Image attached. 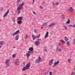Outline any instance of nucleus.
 Returning a JSON list of instances; mask_svg holds the SVG:
<instances>
[{
    "mask_svg": "<svg viewBox=\"0 0 75 75\" xmlns=\"http://www.w3.org/2000/svg\"><path fill=\"white\" fill-rule=\"evenodd\" d=\"M53 61H54V60L52 59L49 61V62L50 63L49 65L51 66L52 65V63H53Z\"/></svg>",
    "mask_w": 75,
    "mask_h": 75,
    "instance_id": "12",
    "label": "nucleus"
},
{
    "mask_svg": "<svg viewBox=\"0 0 75 75\" xmlns=\"http://www.w3.org/2000/svg\"><path fill=\"white\" fill-rule=\"evenodd\" d=\"M29 52H33L34 51V48L33 47H30L29 48Z\"/></svg>",
    "mask_w": 75,
    "mask_h": 75,
    "instance_id": "11",
    "label": "nucleus"
},
{
    "mask_svg": "<svg viewBox=\"0 0 75 75\" xmlns=\"http://www.w3.org/2000/svg\"><path fill=\"white\" fill-rule=\"evenodd\" d=\"M55 24V23H51V24L49 25V27H52V26H54Z\"/></svg>",
    "mask_w": 75,
    "mask_h": 75,
    "instance_id": "15",
    "label": "nucleus"
},
{
    "mask_svg": "<svg viewBox=\"0 0 75 75\" xmlns=\"http://www.w3.org/2000/svg\"><path fill=\"white\" fill-rule=\"evenodd\" d=\"M23 18L22 17V16L20 17H18V20H19L20 21V20H23Z\"/></svg>",
    "mask_w": 75,
    "mask_h": 75,
    "instance_id": "14",
    "label": "nucleus"
},
{
    "mask_svg": "<svg viewBox=\"0 0 75 75\" xmlns=\"http://www.w3.org/2000/svg\"><path fill=\"white\" fill-rule=\"evenodd\" d=\"M14 48H16V47H14Z\"/></svg>",
    "mask_w": 75,
    "mask_h": 75,
    "instance_id": "55",
    "label": "nucleus"
},
{
    "mask_svg": "<svg viewBox=\"0 0 75 75\" xmlns=\"http://www.w3.org/2000/svg\"><path fill=\"white\" fill-rule=\"evenodd\" d=\"M68 62H71V59H69L68 60Z\"/></svg>",
    "mask_w": 75,
    "mask_h": 75,
    "instance_id": "39",
    "label": "nucleus"
},
{
    "mask_svg": "<svg viewBox=\"0 0 75 75\" xmlns=\"http://www.w3.org/2000/svg\"><path fill=\"white\" fill-rule=\"evenodd\" d=\"M23 65H25V62H23Z\"/></svg>",
    "mask_w": 75,
    "mask_h": 75,
    "instance_id": "47",
    "label": "nucleus"
},
{
    "mask_svg": "<svg viewBox=\"0 0 75 75\" xmlns=\"http://www.w3.org/2000/svg\"><path fill=\"white\" fill-rule=\"evenodd\" d=\"M15 55H16V54H13L12 56L13 58H15Z\"/></svg>",
    "mask_w": 75,
    "mask_h": 75,
    "instance_id": "38",
    "label": "nucleus"
},
{
    "mask_svg": "<svg viewBox=\"0 0 75 75\" xmlns=\"http://www.w3.org/2000/svg\"><path fill=\"white\" fill-rule=\"evenodd\" d=\"M63 27L65 30H67V26H66L65 25H64Z\"/></svg>",
    "mask_w": 75,
    "mask_h": 75,
    "instance_id": "27",
    "label": "nucleus"
},
{
    "mask_svg": "<svg viewBox=\"0 0 75 75\" xmlns=\"http://www.w3.org/2000/svg\"><path fill=\"white\" fill-rule=\"evenodd\" d=\"M4 43V42L3 41H1L0 42V44H1V45H3Z\"/></svg>",
    "mask_w": 75,
    "mask_h": 75,
    "instance_id": "23",
    "label": "nucleus"
},
{
    "mask_svg": "<svg viewBox=\"0 0 75 75\" xmlns=\"http://www.w3.org/2000/svg\"><path fill=\"white\" fill-rule=\"evenodd\" d=\"M24 5V3L23 2L22 4H21L19 6V7L17 8L18 10V14H19L20 13H21L20 11V10H21L23 7V6Z\"/></svg>",
    "mask_w": 75,
    "mask_h": 75,
    "instance_id": "1",
    "label": "nucleus"
},
{
    "mask_svg": "<svg viewBox=\"0 0 75 75\" xmlns=\"http://www.w3.org/2000/svg\"><path fill=\"white\" fill-rule=\"evenodd\" d=\"M73 44H75V39H73Z\"/></svg>",
    "mask_w": 75,
    "mask_h": 75,
    "instance_id": "32",
    "label": "nucleus"
},
{
    "mask_svg": "<svg viewBox=\"0 0 75 75\" xmlns=\"http://www.w3.org/2000/svg\"><path fill=\"white\" fill-rule=\"evenodd\" d=\"M55 5H56L57 6H58L59 5V3L58 2H57L56 3Z\"/></svg>",
    "mask_w": 75,
    "mask_h": 75,
    "instance_id": "36",
    "label": "nucleus"
},
{
    "mask_svg": "<svg viewBox=\"0 0 75 75\" xmlns=\"http://www.w3.org/2000/svg\"><path fill=\"white\" fill-rule=\"evenodd\" d=\"M35 45L36 46H38L40 45V42L39 41H36L35 42Z\"/></svg>",
    "mask_w": 75,
    "mask_h": 75,
    "instance_id": "7",
    "label": "nucleus"
},
{
    "mask_svg": "<svg viewBox=\"0 0 75 75\" xmlns=\"http://www.w3.org/2000/svg\"><path fill=\"white\" fill-rule=\"evenodd\" d=\"M66 44L68 45V46H69L70 45V42L69 41H68L66 43Z\"/></svg>",
    "mask_w": 75,
    "mask_h": 75,
    "instance_id": "21",
    "label": "nucleus"
},
{
    "mask_svg": "<svg viewBox=\"0 0 75 75\" xmlns=\"http://www.w3.org/2000/svg\"><path fill=\"white\" fill-rule=\"evenodd\" d=\"M24 75H27V74H25Z\"/></svg>",
    "mask_w": 75,
    "mask_h": 75,
    "instance_id": "56",
    "label": "nucleus"
},
{
    "mask_svg": "<svg viewBox=\"0 0 75 75\" xmlns=\"http://www.w3.org/2000/svg\"><path fill=\"white\" fill-rule=\"evenodd\" d=\"M17 35L16 32L14 33H13L12 34V35L13 36H14V35Z\"/></svg>",
    "mask_w": 75,
    "mask_h": 75,
    "instance_id": "33",
    "label": "nucleus"
},
{
    "mask_svg": "<svg viewBox=\"0 0 75 75\" xmlns=\"http://www.w3.org/2000/svg\"><path fill=\"white\" fill-rule=\"evenodd\" d=\"M12 21L13 22H15L16 21V18H13V19H12Z\"/></svg>",
    "mask_w": 75,
    "mask_h": 75,
    "instance_id": "31",
    "label": "nucleus"
},
{
    "mask_svg": "<svg viewBox=\"0 0 75 75\" xmlns=\"http://www.w3.org/2000/svg\"><path fill=\"white\" fill-rule=\"evenodd\" d=\"M42 40H41V39H38L37 40V41H42Z\"/></svg>",
    "mask_w": 75,
    "mask_h": 75,
    "instance_id": "41",
    "label": "nucleus"
},
{
    "mask_svg": "<svg viewBox=\"0 0 75 75\" xmlns=\"http://www.w3.org/2000/svg\"><path fill=\"white\" fill-rule=\"evenodd\" d=\"M53 5H55V4H54V3L53 4Z\"/></svg>",
    "mask_w": 75,
    "mask_h": 75,
    "instance_id": "52",
    "label": "nucleus"
},
{
    "mask_svg": "<svg viewBox=\"0 0 75 75\" xmlns=\"http://www.w3.org/2000/svg\"><path fill=\"white\" fill-rule=\"evenodd\" d=\"M32 37L33 38V40H35V38H36V36H35L33 35H32Z\"/></svg>",
    "mask_w": 75,
    "mask_h": 75,
    "instance_id": "19",
    "label": "nucleus"
},
{
    "mask_svg": "<svg viewBox=\"0 0 75 75\" xmlns=\"http://www.w3.org/2000/svg\"><path fill=\"white\" fill-rule=\"evenodd\" d=\"M44 51H46V52H47V50L44 49Z\"/></svg>",
    "mask_w": 75,
    "mask_h": 75,
    "instance_id": "46",
    "label": "nucleus"
},
{
    "mask_svg": "<svg viewBox=\"0 0 75 75\" xmlns=\"http://www.w3.org/2000/svg\"><path fill=\"white\" fill-rule=\"evenodd\" d=\"M59 45H61V43H59Z\"/></svg>",
    "mask_w": 75,
    "mask_h": 75,
    "instance_id": "51",
    "label": "nucleus"
},
{
    "mask_svg": "<svg viewBox=\"0 0 75 75\" xmlns=\"http://www.w3.org/2000/svg\"><path fill=\"white\" fill-rule=\"evenodd\" d=\"M30 63H28L26 65V66L25 67H24L22 69L23 71H25V70H27V69H28V68H30Z\"/></svg>",
    "mask_w": 75,
    "mask_h": 75,
    "instance_id": "2",
    "label": "nucleus"
},
{
    "mask_svg": "<svg viewBox=\"0 0 75 75\" xmlns=\"http://www.w3.org/2000/svg\"><path fill=\"white\" fill-rule=\"evenodd\" d=\"M69 11L70 12H73V11H74V9L72 7H71L69 9Z\"/></svg>",
    "mask_w": 75,
    "mask_h": 75,
    "instance_id": "10",
    "label": "nucleus"
},
{
    "mask_svg": "<svg viewBox=\"0 0 75 75\" xmlns=\"http://www.w3.org/2000/svg\"><path fill=\"white\" fill-rule=\"evenodd\" d=\"M64 40L66 41H67L68 40V38L67 37H64Z\"/></svg>",
    "mask_w": 75,
    "mask_h": 75,
    "instance_id": "24",
    "label": "nucleus"
},
{
    "mask_svg": "<svg viewBox=\"0 0 75 75\" xmlns=\"http://www.w3.org/2000/svg\"><path fill=\"white\" fill-rule=\"evenodd\" d=\"M37 30L35 29L34 30L35 33H37Z\"/></svg>",
    "mask_w": 75,
    "mask_h": 75,
    "instance_id": "42",
    "label": "nucleus"
},
{
    "mask_svg": "<svg viewBox=\"0 0 75 75\" xmlns=\"http://www.w3.org/2000/svg\"><path fill=\"white\" fill-rule=\"evenodd\" d=\"M33 14H35V15H36V12H33Z\"/></svg>",
    "mask_w": 75,
    "mask_h": 75,
    "instance_id": "43",
    "label": "nucleus"
},
{
    "mask_svg": "<svg viewBox=\"0 0 75 75\" xmlns=\"http://www.w3.org/2000/svg\"><path fill=\"white\" fill-rule=\"evenodd\" d=\"M45 4V1H44L43 3V4Z\"/></svg>",
    "mask_w": 75,
    "mask_h": 75,
    "instance_id": "50",
    "label": "nucleus"
},
{
    "mask_svg": "<svg viewBox=\"0 0 75 75\" xmlns=\"http://www.w3.org/2000/svg\"><path fill=\"white\" fill-rule=\"evenodd\" d=\"M20 32V30H18L17 31H16L15 33L16 34H18Z\"/></svg>",
    "mask_w": 75,
    "mask_h": 75,
    "instance_id": "28",
    "label": "nucleus"
},
{
    "mask_svg": "<svg viewBox=\"0 0 75 75\" xmlns=\"http://www.w3.org/2000/svg\"><path fill=\"white\" fill-rule=\"evenodd\" d=\"M45 74H48V72H47V73H46Z\"/></svg>",
    "mask_w": 75,
    "mask_h": 75,
    "instance_id": "53",
    "label": "nucleus"
},
{
    "mask_svg": "<svg viewBox=\"0 0 75 75\" xmlns=\"http://www.w3.org/2000/svg\"><path fill=\"white\" fill-rule=\"evenodd\" d=\"M40 34H39L38 36H36V38H39L40 37Z\"/></svg>",
    "mask_w": 75,
    "mask_h": 75,
    "instance_id": "26",
    "label": "nucleus"
},
{
    "mask_svg": "<svg viewBox=\"0 0 75 75\" xmlns=\"http://www.w3.org/2000/svg\"><path fill=\"white\" fill-rule=\"evenodd\" d=\"M74 69V71H75V68Z\"/></svg>",
    "mask_w": 75,
    "mask_h": 75,
    "instance_id": "54",
    "label": "nucleus"
},
{
    "mask_svg": "<svg viewBox=\"0 0 75 75\" xmlns=\"http://www.w3.org/2000/svg\"><path fill=\"white\" fill-rule=\"evenodd\" d=\"M19 38V35H17L16 37H15V39L16 41H17Z\"/></svg>",
    "mask_w": 75,
    "mask_h": 75,
    "instance_id": "16",
    "label": "nucleus"
},
{
    "mask_svg": "<svg viewBox=\"0 0 75 75\" xmlns=\"http://www.w3.org/2000/svg\"><path fill=\"white\" fill-rule=\"evenodd\" d=\"M49 34V32H47V33L46 34L45 36V39H46L47 38V37H48V34Z\"/></svg>",
    "mask_w": 75,
    "mask_h": 75,
    "instance_id": "13",
    "label": "nucleus"
},
{
    "mask_svg": "<svg viewBox=\"0 0 75 75\" xmlns=\"http://www.w3.org/2000/svg\"><path fill=\"white\" fill-rule=\"evenodd\" d=\"M69 27H75V24L74 25H69Z\"/></svg>",
    "mask_w": 75,
    "mask_h": 75,
    "instance_id": "25",
    "label": "nucleus"
},
{
    "mask_svg": "<svg viewBox=\"0 0 75 75\" xmlns=\"http://www.w3.org/2000/svg\"><path fill=\"white\" fill-rule=\"evenodd\" d=\"M35 0H33V4H34V2H35Z\"/></svg>",
    "mask_w": 75,
    "mask_h": 75,
    "instance_id": "45",
    "label": "nucleus"
},
{
    "mask_svg": "<svg viewBox=\"0 0 75 75\" xmlns=\"http://www.w3.org/2000/svg\"><path fill=\"white\" fill-rule=\"evenodd\" d=\"M21 0H17V3H20V1Z\"/></svg>",
    "mask_w": 75,
    "mask_h": 75,
    "instance_id": "37",
    "label": "nucleus"
},
{
    "mask_svg": "<svg viewBox=\"0 0 75 75\" xmlns=\"http://www.w3.org/2000/svg\"><path fill=\"white\" fill-rule=\"evenodd\" d=\"M8 13H9V10H8L5 13L4 15V17H5L6 16H7L8 14Z\"/></svg>",
    "mask_w": 75,
    "mask_h": 75,
    "instance_id": "9",
    "label": "nucleus"
},
{
    "mask_svg": "<svg viewBox=\"0 0 75 75\" xmlns=\"http://www.w3.org/2000/svg\"><path fill=\"white\" fill-rule=\"evenodd\" d=\"M62 17V18L63 19V20H65V15H63Z\"/></svg>",
    "mask_w": 75,
    "mask_h": 75,
    "instance_id": "29",
    "label": "nucleus"
},
{
    "mask_svg": "<svg viewBox=\"0 0 75 75\" xmlns=\"http://www.w3.org/2000/svg\"><path fill=\"white\" fill-rule=\"evenodd\" d=\"M3 10V8H1L0 9V11H2Z\"/></svg>",
    "mask_w": 75,
    "mask_h": 75,
    "instance_id": "40",
    "label": "nucleus"
},
{
    "mask_svg": "<svg viewBox=\"0 0 75 75\" xmlns=\"http://www.w3.org/2000/svg\"><path fill=\"white\" fill-rule=\"evenodd\" d=\"M40 8H41V9H42V7L41 6H40Z\"/></svg>",
    "mask_w": 75,
    "mask_h": 75,
    "instance_id": "48",
    "label": "nucleus"
},
{
    "mask_svg": "<svg viewBox=\"0 0 75 75\" xmlns=\"http://www.w3.org/2000/svg\"><path fill=\"white\" fill-rule=\"evenodd\" d=\"M18 24H21L22 23V21L21 20L19 21H17Z\"/></svg>",
    "mask_w": 75,
    "mask_h": 75,
    "instance_id": "18",
    "label": "nucleus"
},
{
    "mask_svg": "<svg viewBox=\"0 0 75 75\" xmlns=\"http://www.w3.org/2000/svg\"><path fill=\"white\" fill-rule=\"evenodd\" d=\"M59 61L58 60L57 62H55L54 65H53V67H57V65H59Z\"/></svg>",
    "mask_w": 75,
    "mask_h": 75,
    "instance_id": "6",
    "label": "nucleus"
},
{
    "mask_svg": "<svg viewBox=\"0 0 75 75\" xmlns=\"http://www.w3.org/2000/svg\"><path fill=\"white\" fill-rule=\"evenodd\" d=\"M10 59L6 60L5 63L6 65V67H8L10 65Z\"/></svg>",
    "mask_w": 75,
    "mask_h": 75,
    "instance_id": "4",
    "label": "nucleus"
},
{
    "mask_svg": "<svg viewBox=\"0 0 75 75\" xmlns=\"http://www.w3.org/2000/svg\"><path fill=\"white\" fill-rule=\"evenodd\" d=\"M28 38V35H26V37L25 38V39H27Z\"/></svg>",
    "mask_w": 75,
    "mask_h": 75,
    "instance_id": "34",
    "label": "nucleus"
},
{
    "mask_svg": "<svg viewBox=\"0 0 75 75\" xmlns=\"http://www.w3.org/2000/svg\"><path fill=\"white\" fill-rule=\"evenodd\" d=\"M58 46L57 50H58V51H59V52H61V51H62V50H61V48H59L58 49Z\"/></svg>",
    "mask_w": 75,
    "mask_h": 75,
    "instance_id": "17",
    "label": "nucleus"
},
{
    "mask_svg": "<svg viewBox=\"0 0 75 75\" xmlns=\"http://www.w3.org/2000/svg\"><path fill=\"white\" fill-rule=\"evenodd\" d=\"M28 53H27L26 54V56L28 58H29V57L30 56V55L33 54L34 53L33 52H29V51H28Z\"/></svg>",
    "mask_w": 75,
    "mask_h": 75,
    "instance_id": "3",
    "label": "nucleus"
},
{
    "mask_svg": "<svg viewBox=\"0 0 75 75\" xmlns=\"http://www.w3.org/2000/svg\"><path fill=\"white\" fill-rule=\"evenodd\" d=\"M48 25V24H47V23H45L44 24H43L42 25V26L45 27V26H47Z\"/></svg>",
    "mask_w": 75,
    "mask_h": 75,
    "instance_id": "20",
    "label": "nucleus"
},
{
    "mask_svg": "<svg viewBox=\"0 0 75 75\" xmlns=\"http://www.w3.org/2000/svg\"><path fill=\"white\" fill-rule=\"evenodd\" d=\"M75 73L74 72H72L71 73V75H75Z\"/></svg>",
    "mask_w": 75,
    "mask_h": 75,
    "instance_id": "35",
    "label": "nucleus"
},
{
    "mask_svg": "<svg viewBox=\"0 0 75 75\" xmlns=\"http://www.w3.org/2000/svg\"><path fill=\"white\" fill-rule=\"evenodd\" d=\"M18 60H19L18 59H17L16 60L15 62V64H16V65H18L20 64V62L18 61Z\"/></svg>",
    "mask_w": 75,
    "mask_h": 75,
    "instance_id": "8",
    "label": "nucleus"
},
{
    "mask_svg": "<svg viewBox=\"0 0 75 75\" xmlns=\"http://www.w3.org/2000/svg\"><path fill=\"white\" fill-rule=\"evenodd\" d=\"M61 41L62 43L63 44H65V42H64V40H61Z\"/></svg>",
    "mask_w": 75,
    "mask_h": 75,
    "instance_id": "30",
    "label": "nucleus"
},
{
    "mask_svg": "<svg viewBox=\"0 0 75 75\" xmlns=\"http://www.w3.org/2000/svg\"><path fill=\"white\" fill-rule=\"evenodd\" d=\"M70 23V20L69 19H68V21L66 22V24H69Z\"/></svg>",
    "mask_w": 75,
    "mask_h": 75,
    "instance_id": "22",
    "label": "nucleus"
},
{
    "mask_svg": "<svg viewBox=\"0 0 75 75\" xmlns=\"http://www.w3.org/2000/svg\"><path fill=\"white\" fill-rule=\"evenodd\" d=\"M41 58L40 57H38V59H36V61L35 62V63L36 64H38V63L40 62L41 61Z\"/></svg>",
    "mask_w": 75,
    "mask_h": 75,
    "instance_id": "5",
    "label": "nucleus"
},
{
    "mask_svg": "<svg viewBox=\"0 0 75 75\" xmlns=\"http://www.w3.org/2000/svg\"><path fill=\"white\" fill-rule=\"evenodd\" d=\"M50 75H52V72H50Z\"/></svg>",
    "mask_w": 75,
    "mask_h": 75,
    "instance_id": "44",
    "label": "nucleus"
},
{
    "mask_svg": "<svg viewBox=\"0 0 75 75\" xmlns=\"http://www.w3.org/2000/svg\"><path fill=\"white\" fill-rule=\"evenodd\" d=\"M1 48V45H0V48Z\"/></svg>",
    "mask_w": 75,
    "mask_h": 75,
    "instance_id": "49",
    "label": "nucleus"
}]
</instances>
